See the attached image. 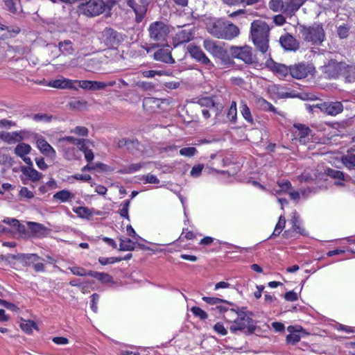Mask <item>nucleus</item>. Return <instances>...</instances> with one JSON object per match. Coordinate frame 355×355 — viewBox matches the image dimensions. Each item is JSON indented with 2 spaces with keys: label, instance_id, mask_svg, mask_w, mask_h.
Listing matches in <instances>:
<instances>
[{
  "label": "nucleus",
  "instance_id": "1",
  "mask_svg": "<svg viewBox=\"0 0 355 355\" xmlns=\"http://www.w3.org/2000/svg\"><path fill=\"white\" fill-rule=\"evenodd\" d=\"M207 31L218 39L231 40L240 34V30L234 24L222 19H217L207 25Z\"/></svg>",
  "mask_w": 355,
  "mask_h": 355
},
{
  "label": "nucleus",
  "instance_id": "2",
  "mask_svg": "<svg viewBox=\"0 0 355 355\" xmlns=\"http://www.w3.org/2000/svg\"><path fill=\"white\" fill-rule=\"evenodd\" d=\"M270 27L261 20H254L250 26V35L254 46L264 53L268 49Z\"/></svg>",
  "mask_w": 355,
  "mask_h": 355
},
{
  "label": "nucleus",
  "instance_id": "3",
  "mask_svg": "<svg viewBox=\"0 0 355 355\" xmlns=\"http://www.w3.org/2000/svg\"><path fill=\"white\" fill-rule=\"evenodd\" d=\"M114 2H105L103 0H82L78 4L77 12L88 17H94L107 10L110 11Z\"/></svg>",
  "mask_w": 355,
  "mask_h": 355
},
{
  "label": "nucleus",
  "instance_id": "4",
  "mask_svg": "<svg viewBox=\"0 0 355 355\" xmlns=\"http://www.w3.org/2000/svg\"><path fill=\"white\" fill-rule=\"evenodd\" d=\"M298 29L300 37L312 44H320L325 38L324 31L320 24H314L310 26L300 25Z\"/></svg>",
  "mask_w": 355,
  "mask_h": 355
},
{
  "label": "nucleus",
  "instance_id": "5",
  "mask_svg": "<svg viewBox=\"0 0 355 355\" xmlns=\"http://www.w3.org/2000/svg\"><path fill=\"white\" fill-rule=\"evenodd\" d=\"M229 313L237 315L230 326L231 332L236 333L238 331L247 329L249 333H252L255 330L254 321L245 312H236L234 309H231Z\"/></svg>",
  "mask_w": 355,
  "mask_h": 355
},
{
  "label": "nucleus",
  "instance_id": "6",
  "mask_svg": "<svg viewBox=\"0 0 355 355\" xmlns=\"http://www.w3.org/2000/svg\"><path fill=\"white\" fill-rule=\"evenodd\" d=\"M148 30L150 40L157 44H163L170 33V27L163 21L150 24Z\"/></svg>",
  "mask_w": 355,
  "mask_h": 355
},
{
  "label": "nucleus",
  "instance_id": "7",
  "mask_svg": "<svg viewBox=\"0 0 355 355\" xmlns=\"http://www.w3.org/2000/svg\"><path fill=\"white\" fill-rule=\"evenodd\" d=\"M230 53L233 58L241 60L246 64H252L254 62L255 58L252 49L249 46H231Z\"/></svg>",
  "mask_w": 355,
  "mask_h": 355
},
{
  "label": "nucleus",
  "instance_id": "8",
  "mask_svg": "<svg viewBox=\"0 0 355 355\" xmlns=\"http://www.w3.org/2000/svg\"><path fill=\"white\" fill-rule=\"evenodd\" d=\"M150 0H128L127 4L135 14V21L140 23L145 17Z\"/></svg>",
  "mask_w": 355,
  "mask_h": 355
},
{
  "label": "nucleus",
  "instance_id": "9",
  "mask_svg": "<svg viewBox=\"0 0 355 355\" xmlns=\"http://www.w3.org/2000/svg\"><path fill=\"white\" fill-rule=\"evenodd\" d=\"M203 47L214 58H218L220 60H225L227 57V51L218 42L209 39L205 40Z\"/></svg>",
  "mask_w": 355,
  "mask_h": 355
},
{
  "label": "nucleus",
  "instance_id": "10",
  "mask_svg": "<svg viewBox=\"0 0 355 355\" xmlns=\"http://www.w3.org/2000/svg\"><path fill=\"white\" fill-rule=\"evenodd\" d=\"M101 40L110 48L118 45L122 40V35L112 28H105L101 33Z\"/></svg>",
  "mask_w": 355,
  "mask_h": 355
},
{
  "label": "nucleus",
  "instance_id": "11",
  "mask_svg": "<svg viewBox=\"0 0 355 355\" xmlns=\"http://www.w3.org/2000/svg\"><path fill=\"white\" fill-rule=\"evenodd\" d=\"M314 68L311 64L299 63L291 67V75L296 79H302L312 73Z\"/></svg>",
  "mask_w": 355,
  "mask_h": 355
},
{
  "label": "nucleus",
  "instance_id": "12",
  "mask_svg": "<svg viewBox=\"0 0 355 355\" xmlns=\"http://www.w3.org/2000/svg\"><path fill=\"white\" fill-rule=\"evenodd\" d=\"M345 63L331 60L324 66V72L329 78H335L339 75L343 76Z\"/></svg>",
  "mask_w": 355,
  "mask_h": 355
},
{
  "label": "nucleus",
  "instance_id": "13",
  "mask_svg": "<svg viewBox=\"0 0 355 355\" xmlns=\"http://www.w3.org/2000/svg\"><path fill=\"white\" fill-rule=\"evenodd\" d=\"M316 107H319L322 111H324L327 114L335 116L343 110V105L340 102H324L320 104H317Z\"/></svg>",
  "mask_w": 355,
  "mask_h": 355
},
{
  "label": "nucleus",
  "instance_id": "14",
  "mask_svg": "<svg viewBox=\"0 0 355 355\" xmlns=\"http://www.w3.org/2000/svg\"><path fill=\"white\" fill-rule=\"evenodd\" d=\"M31 146L29 144L21 143V141L16 146L14 152L15 154L22 159V160L28 166H33L31 159L27 155L31 151Z\"/></svg>",
  "mask_w": 355,
  "mask_h": 355
},
{
  "label": "nucleus",
  "instance_id": "15",
  "mask_svg": "<svg viewBox=\"0 0 355 355\" xmlns=\"http://www.w3.org/2000/svg\"><path fill=\"white\" fill-rule=\"evenodd\" d=\"M77 82V80H72L68 78H66L63 76L60 77L58 79L51 80L47 85L49 87L56 88V89H73L76 87L73 86V83Z\"/></svg>",
  "mask_w": 355,
  "mask_h": 355
},
{
  "label": "nucleus",
  "instance_id": "16",
  "mask_svg": "<svg viewBox=\"0 0 355 355\" xmlns=\"http://www.w3.org/2000/svg\"><path fill=\"white\" fill-rule=\"evenodd\" d=\"M282 46L287 51H295L299 49V42L291 35L287 33L279 38Z\"/></svg>",
  "mask_w": 355,
  "mask_h": 355
},
{
  "label": "nucleus",
  "instance_id": "17",
  "mask_svg": "<svg viewBox=\"0 0 355 355\" xmlns=\"http://www.w3.org/2000/svg\"><path fill=\"white\" fill-rule=\"evenodd\" d=\"M194 37V34L191 29L180 30L173 37V44L178 45L182 43L189 42Z\"/></svg>",
  "mask_w": 355,
  "mask_h": 355
},
{
  "label": "nucleus",
  "instance_id": "18",
  "mask_svg": "<svg viewBox=\"0 0 355 355\" xmlns=\"http://www.w3.org/2000/svg\"><path fill=\"white\" fill-rule=\"evenodd\" d=\"M36 143L38 149L42 153L52 159L55 158V150L45 139L43 138H38Z\"/></svg>",
  "mask_w": 355,
  "mask_h": 355
},
{
  "label": "nucleus",
  "instance_id": "19",
  "mask_svg": "<svg viewBox=\"0 0 355 355\" xmlns=\"http://www.w3.org/2000/svg\"><path fill=\"white\" fill-rule=\"evenodd\" d=\"M24 131L6 132L3 141L8 144L19 143L24 140Z\"/></svg>",
  "mask_w": 355,
  "mask_h": 355
},
{
  "label": "nucleus",
  "instance_id": "20",
  "mask_svg": "<svg viewBox=\"0 0 355 355\" xmlns=\"http://www.w3.org/2000/svg\"><path fill=\"white\" fill-rule=\"evenodd\" d=\"M32 166L28 165V166H22L21 171L32 182H38L42 178L43 175Z\"/></svg>",
  "mask_w": 355,
  "mask_h": 355
},
{
  "label": "nucleus",
  "instance_id": "21",
  "mask_svg": "<svg viewBox=\"0 0 355 355\" xmlns=\"http://www.w3.org/2000/svg\"><path fill=\"white\" fill-rule=\"evenodd\" d=\"M58 47L60 54L65 56L73 55L76 50L72 42L69 40L60 42L58 44Z\"/></svg>",
  "mask_w": 355,
  "mask_h": 355
},
{
  "label": "nucleus",
  "instance_id": "22",
  "mask_svg": "<svg viewBox=\"0 0 355 355\" xmlns=\"http://www.w3.org/2000/svg\"><path fill=\"white\" fill-rule=\"evenodd\" d=\"M154 58L157 61L168 64H172L174 62V60L172 58L171 53L167 49H161L157 51L154 53Z\"/></svg>",
  "mask_w": 355,
  "mask_h": 355
},
{
  "label": "nucleus",
  "instance_id": "23",
  "mask_svg": "<svg viewBox=\"0 0 355 355\" xmlns=\"http://www.w3.org/2000/svg\"><path fill=\"white\" fill-rule=\"evenodd\" d=\"M202 105H206V107L202 109L201 112L205 119H209L212 114H216L215 105L211 99L203 98L200 101Z\"/></svg>",
  "mask_w": 355,
  "mask_h": 355
},
{
  "label": "nucleus",
  "instance_id": "24",
  "mask_svg": "<svg viewBox=\"0 0 355 355\" xmlns=\"http://www.w3.org/2000/svg\"><path fill=\"white\" fill-rule=\"evenodd\" d=\"M73 211L80 218L89 219L94 214L101 215L99 211H96L94 209H89L85 207H78L73 208Z\"/></svg>",
  "mask_w": 355,
  "mask_h": 355
},
{
  "label": "nucleus",
  "instance_id": "25",
  "mask_svg": "<svg viewBox=\"0 0 355 355\" xmlns=\"http://www.w3.org/2000/svg\"><path fill=\"white\" fill-rule=\"evenodd\" d=\"M343 78L346 83H355V64H347L345 63Z\"/></svg>",
  "mask_w": 355,
  "mask_h": 355
},
{
  "label": "nucleus",
  "instance_id": "26",
  "mask_svg": "<svg viewBox=\"0 0 355 355\" xmlns=\"http://www.w3.org/2000/svg\"><path fill=\"white\" fill-rule=\"evenodd\" d=\"M294 127L299 131L298 135L301 142L305 143L306 139H310V138L312 137V131L309 127L300 123L295 124Z\"/></svg>",
  "mask_w": 355,
  "mask_h": 355
},
{
  "label": "nucleus",
  "instance_id": "27",
  "mask_svg": "<svg viewBox=\"0 0 355 355\" xmlns=\"http://www.w3.org/2000/svg\"><path fill=\"white\" fill-rule=\"evenodd\" d=\"M89 140L85 139H78L71 136H67L59 139V142L61 145L73 144L76 146L78 148L83 145V143H87Z\"/></svg>",
  "mask_w": 355,
  "mask_h": 355
},
{
  "label": "nucleus",
  "instance_id": "28",
  "mask_svg": "<svg viewBox=\"0 0 355 355\" xmlns=\"http://www.w3.org/2000/svg\"><path fill=\"white\" fill-rule=\"evenodd\" d=\"M74 198L75 194L66 189L58 191L53 196L54 200H59L60 202H69Z\"/></svg>",
  "mask_w": 355,
  "mask_h": 355
},
{
  "label": "nucleus",
  "instance_id": "29",
  "mask_svg": "<svg viewBox=\"0 0 355 355\" xmlns=\"http://www.w3.org/2000/svg\"><path fill=\"white\" fill-rule=\"evenodd\" d=\"M270 67L272 71L281 77H285L288 74V73H291V67H288L285 64L279 63H272Z\"/></svg>",
  "mask_w": 355,
  "mask_h": 355
},
{
  "label": "nucleus",
  "instance_id": "30",
  "mask_svg": "<svg viewBox=\"0 0 355 355\" xmlns=\"http://www.w3.org/2000/svg\"><path fill=\"white\" fill-rule=\"evenodd\" d=\"M61 146L65 159L70 161L78 159V150L75 148L67 145H61Z\"/></svg>",
  "mask_w": 355,
  "mask_h": 355
},
{
  "label": "nucleus",
  "instance_id": "31",
  "mask_svg": "<svg viewBox=\"0 0 355 355\" xmlns=\"http://www.w3.org/2000/svg\"><path fill=\"white\" fill-rule=\"evenodd\" d=\"M240 112L245 120L250 124L254 123V119L250 108L244 101L240 102Z\"/></svg>",
  "mask_w": 355,
  "mask_h": 355
},
{
  "label": "nucleus",
  "instance_id": "32",
  "mask_svg": "<svg viewBox=\"0 0 355 355\" xmlns=\"http://www.w3.org/2000/svg\"><path fill=\"white\" fill-rule=\"evenodd\" d=\"M343 163L348 168L355 166V148L347 151V155L342 157Z\"/></svg>",
  "mask_w": 355,
  "mask_h": 355
},
{
  "label": "nucleus",
  "instance_id": "33",
  "mask_svg": "<svg viewBox=\"0 0 355 355\" xmlns=\"http://www.w3.org/2000/svg\"><path fill=\"white\" fill-rule=\"evenodd\" d=\"M89 276L93 277L103 283L112 282L113 278L111 275L105 272H98L92 270L89 271Z\"/></svg>",
  "mask_w": 355,
  "mask_h": 355
},
{
  "label": "nucleus",
  "instance_id": "34",
  "mask_svg": "<svg viewBox=\"0 0 355 355\" xmlns=\"http://www.w3.org/2000/svg\"><path fill=\"white\" fill-rule=\"evenodd\" d=\"M119 250L121 251H132L135 248V243L130 239H119Z\"/></svg>",
  "mask_w": 355,
  "mask_h": 355
},
{
  "label": "nucleus",
  "instance_id": "35",
  "mask_svg": "<svg viewBox=\"0 0 355 355\" xmlns=\"http://www.w3.org/2000/svg\"><path fill=\"white\" fill-rule=\"evenodd\" d=\"M284 6L285 1L282 0H270L268 3L269 8L275 12L282 11L284 13Z\"/></svg>",
  "mask_w": 355,
  "mask_h": 355
},
{
  "label": "nucleus",
  "instance_id": "36",
  "mask_svg": "<svg viewBox=\"0 0 355 355\" xmlns=\"http://www.w3.org/2000/svg\"><path fill=\"white\" fill-rule=\"evenodd\" d=\"M291 223L293 225L292 228H293V231H295L297 233H299L302 235H304L306 234L305 230L301 225V223L299 219V217L297 216L295 214L293 216V217L291 219Z\"/></svg>",
  "mask_w": 355,
  "mask_h": 355
},
{
  "label": "nucleus",
  "instance_id": "37",
  "mask_svg": "<svg viewBox=\"0 0 355 355\" xmlns=\"http://www.w3.org/2000/svg\"><path fill=\"white\" fill-rule=\"evenodd\" d=\"M293 329L294 327L292 326L288 327V330L291 334H288L286 337L287 342L293 345L298 343L301 338L299 334L297 331H294Z\"/></svg>",
  "mask_w": 355,
  "mask_h": 355
},
{
  "label": "nucleus",
  "instance_id": "38",
  "mask_svg": "<svg viewBox=\"0 0 355 355\" xmlns=\"http://www.w3.org/2000/svg\"><path fill=\"white\" fill-rule=\"evenodd\" d=\"M285 224H286V219H285L284 216H280L279 218V220L275 227L274 232L272 234V235L270 236V237L279 235V234L282 232V231L284 228Z\"/></svg>",
  "mask_w": 355,
  "mask_h": 355
},
{
  "label": "nucleus",
  "instance_id": "39",
  "mask_svg": "<svg viewBox=\"0 0 355 355\" xmlns=\"http://www.w3.org/2000/svg\"><path fill=\"white\" fill-rule=\"evenodd\" d=\"M227 118L233 123H235L237 118L236 103L232 101L227 112Z\"/></svg>",
  "mask_w": 355,
  "mask_h": 355
},
{
  "label": "nucleus",
  "instance_id": "40",
  "mask_svg": "<svg viewBox=\"0 0 355 355\" xmlns=\"http://www.w3.org/2000/svg\"><path fill=\"white\" fill-rule=\"evenodd\" d=\"M188 51L189 52L191 57L195 58L196 60H198L200 56L203 54V51L200 49V47L196 46L193 44H189L187 47Z\"/></svg>",
  "mask_w": 355,
  "mask_h": 355
},
{
  "label": "nucleus",
  "instance_id": "41",
  "mask_svg": "<svg viewBox=\"0 0 355 355\" xmlns=\"http://www.w3.org/2000/svg\"><path fill=\"white\" fill-rule=\"evenodd\" d=\"M20 327L24 331L30 334L32 332L33 329H37V324L34 321L28 320L21 322L20 324Z\"/></svg>",
  "mask_w": 355,
  "mask_h": 355
},
{
  "label": "nucleus",
  "instance_id": "42",
  "mask_svg": "<svg viewBox=\"0 0 355 355\" xmlns=\"http://www.w3.org/2000/svg\"><path fill=\"white\" fill-rule=\"evenodd\" d=\"M279 189H273L272 192L275 194H279L281 192H287L291 188V184L289 181L286 180L278 182Z\"/></svg>",
  "mask_w": 355,
  "mask_h": 355
},
{
  "label": "nucleus",
  "instance_id": "43",
  "mask_svg": "<svg viewBox=\"0 0 355 355\" xmlns=\"http://www.w3.org/2000/svg\"><path fill=\"white\" fill-rule=\"evenodd\" d=\"M86 144L83 143L78 149L84 153L85 159L90 162L94 159V156L93 152L87 148Z\"/></svg>",
  "mask_w": 355,
  "mask_h": 355
},
{
  "label": "nucleus",
  "instance_id": "44",
  "mask_svg": "<svg viewBox=\"0 0 355 355\" xmlns=\"http://www.w3.org/2000/svg\"><path fill=\"white\" fill-rule=\"evenodd\" d=\"M202 300L209 304H215L218 305L221 303L231 304V303L227 300H224L218 297H203Z\"/></svg>",
  "mask_w": 355,
  "mask_h": 355
},
{
  "label": "nucleus",
  "instance_id": "45",
  "mask_svg": "<svg viewBox=\"0 0 355 355\" xmlns=\"http://www.w3.org/2000/svg\"><path fill=\"white\" fill-rule=\"evenodd\" d=\"M70 132L78 136L87 137L88 135L89 130L86 127L76 126L74 128L71 129Z\"/></svg>",
  "mask_w": 355,
  "mask_h": 355
},
{
  "label": "nucleus",
  "instance_id": "46",
  "mask_svg": "<svg viewBox=\"0 0 355 355\" xmlns=\"http://www.w3.org/2000/svg\"><path fill=\"white\" fill-rule=\"evenodd\" d=\"M70 271L74 275L77 276H89V271L85 270L83 268L79 266H72L68 268Z\"/></svg>",
  "mask_w": 355,
  "mask_h": 355
},
{
  "label": "nucleus",
  "instance_id": "47",
  "mask_svg": "<svg viewBox=\"0 0 355 355\" xmlns=\"http://www.w3.org/2000/svg\"><path fill=\"white\" fill-rule=\"evenodd\" d=\"M197 153V149L194 147H186L180 150V154L182 156L191 157Z\"/></svg>",
  "mask_w": 355,
  "mask_h": 355
},
{
  "label": "nucleus",
  "instance_id": "48",
  "mask_svg": "<svg viewBox=\"0 0 355 355\" xmlns=\"http://www.w3.org/2000/svg\"><path fill=\"white\" fill-rule=\"evenodd\" d=\"M191 311L195 316L198 317L202 320L207 319L208 317L207 313L200 307L193 306L191 308Z\"/></svg>",
  "mask_w": 355,
  "mask_h": 355
},
{
  "label": "nucleus",
  "instance_id": "49",
  "mask_svg": "<svg viewBox=\"0 0 355 355\" xmlns=\"http://www.w3.org/2000/svg\"><path fill=\"white\" fill-rule=\"evenodd\" d=\"M130 200H125L121 205V209L119 210V214L121 217H123L129 220L128 209L130 207Z\"/></svg>",
  "mask_w": 355,
  "mask_h": 355
},
{
  "label": "nucleus",
  "instance_id": "50",
  "mask_svg": "<svg viewBox=\"0 0 355 355\" xmlns=\"http://www.w3.org/2000/svg\"><path fill=\"white\" fill-rule=\"evenodd\" d=\"M122 260V258H118V257H100L98 259V261L101 265H107V264H112L116 262H119Z\"/></svg>",
  "mask_w": 355,
  "mask_h": 355
},
{
  "label": "nucleus",
  "instance_id": "51",
  "mask_svg": "<svg viewBox=\"0 0 355 355\" xmlns=\"http://www.w3.org/2000/svg\"><path fill=\"white\" fill-rule=\"evenodd\" d=\"M204 168L203 164H196L193 166L190 171L191 176L193 178H198L200 175L201 172Z\"/></svg>",
  "mask_w": 355,
  "mask_h": 355
},
{
  "label": "nucleus",
  "instance_id": "52",
  "mask_svg": "<svg viewBox=\"0 0 355 355\" xmlns=\"http://www.w3.org/2000/svg\"><path fill=\"white\" fill-rule=\"evenodd\" d=\"M28 227L35 233H40L44 230V227L42 225L34 222H28Z\"/></svg>",
  "mask_w": 355,
  "mask_h": 355
},
{
  "label": "nucleus",
  "instance_id": "53",
  "mask_svg": "<svg viewBox=\"0 0 355 355\" xmlns=\"http://www.w3.org/2000/svg\"><path fill=\"white\" fill-rule=\"evenodd\" d=\"M0 305L6 307V309L13 312H18L19 310V309L15 304L1 299H0Z\"/></svg>",
  "mask_w": 355,
  "mask_h": 355
},
{
  "label": "nucleus",
  "instance_id": "54",
  "mask_svg": "<svg viewBox=\"0 0 355 355\" xmlns=\"http://www.w3.org/2000/svg\"><path fill=\"white\" fill-rule=\"evenodd\" d=\"M144 180V183H150V184H159V180L154 175L147 174L146 175H144L142 178Z\"/></svg>",
  "mask_w": 355,
  "mask_h": 355
},
{
  "label": "nucleus",
  "instance_id": "55",
  "mask_svg": "<svg viewBox=\"0 0 355 355\" xmlns=\"http://www.w3.org/2000/svg\"><path fill=\"white\" fill-rule=\"evenodd\" d=\"M19 196L28 199H31L34 197L33 193L28 190L26 187H22L19 191Z\"/></svg>",
  "mask_w": 355,
  "mask_h": 355
},
{
  "label": "nucleus",
  "instance_id": "56",
  "mask_svg": "<svg viewBox=\"0 0 355 355\" xmlns=\"http://www.w3.org/2000/svg\"><path fill=\"white\" fill-rule=\"evenodd\" d=\"M327 174L329 176L338 180H343L344 178L343 173L341 171L337 170L329 169Z\"/></svg>",
  "mask_w": 355,
  "mask_h": 355
},
{
  "label": "nucleus",
  "instance_id": "57",
  "mask_svg": "<svg viewBox=\"0 0 355 355\" xmlns=\"http://www.w3.org/2000/svg\"><path fill=\"white\" fill-rule=\"evenodd\" d=\"M144 166V164L141 163H136L132 164L126 168V173H132L139 171L141 168Z\"/></svg>",
  "mask_w": 355,
  "mask_h": 355
},
{
  "label": "nucleus",
  "instance_id": "58",
  "mask_svg": "<svg viewBox=\"0 0 355 355\" xmlns=\"http://www.w3.org/2000/svg\"><path fill=\"white\" fill-rule=\"evenodd\" d=\"M214 329L215 331H216L218 334L225 336L227 334V329L224 327L223 324H222L220 322L216 323L214 326Z\"/></svg>",
  "mask_w": 355,
  "mask_h": 355
},
{
  "label": "nucleus",
  "instance_id": "59",
  "mask_svg": "<svg viewBox=\"0 0 355 355\" xmlns=\"http://www.w3.org/2000/svg\"><path fill=\"white\" fill-rule=\"evenodd\" d=\"M5 5L6 8L12 13H15L17 10L16 3L12 0H6Z\"/></svg>",
  "mask_w": 355,
  "mask_h": 355
},
{
  "label": "nucleus",
  "instance_id": "60",
  "mask_svg": "<svg viewBox=\"0 0 355 355\" xmlns=\"http://www.w3.org/2000/svg\"><path fill=\"white\" fill-rule=\"evenodd\" d=\"M162 74V72L161 71L156 70L144 71L142 72V75L145 78H153L156 75L161 76Z\"/></svg>",
  "mask_w": 355,
  "mask_h": 355
},
{
  "label": "nucleus",
  "instance_id": "61",
  "mask_svg": "<svg viewBox=\"0 0 355 355\" xmlns=\"http://www.w3.org/2000/svg\"><path fill=\"white\" fill-rule=\"evenodd\" d=\"M92 306H91V308L96 313L97 312V309H98V307H97V302L99 300V295L97 294V293H94L92 296Z\"/></svg>",
  "mask_w": 355,
  "mask_h": 355
},
{
  "label": "nucleus",
  "instance_id": "62",
  "mask_svg": "<svg viewBox=\"0 0 355 355\" xmlns=\"http://www.w3.org/2000/svg\"><path fill=\"white\" fill-rule=\"evenodd\" d=\"M137 85L146 91H151L154 89L153 85L148 82H138Z\"/></svg>",
  "mask_w": 355,
  "mask_h": 355
},
{
  "label": "nucleus",
  "instance_id": "63",
  "mask_svg": "<svg viewBox=\"0 0 355 355\" xmlns=\"http://www.w3.org/2000/svg\"><path fill=\"white\" fill-rule=\"evenodd\" d=\"M15 125V123L12 121L5 119L0 120V128H10V127Z\"/></svg>",
  "mask_w": 355,
  "mask_h": 355
},
{
  "label": "nucleus",
  "instance_id": "64",
  "mask_svg": "<svg viewBox=\"0 0 355 355\" xmlns=\"http://www.w3.org/2000/svg\"><path fill=\"white\" fill-rule=\"evenodd\" d=\"M349 34V29L345 26H340L338 28V36L342 38H346L348 36Z\"/></svg>",
  "mask_w": 355,
  "mask_h": 355
}]
</instances>
